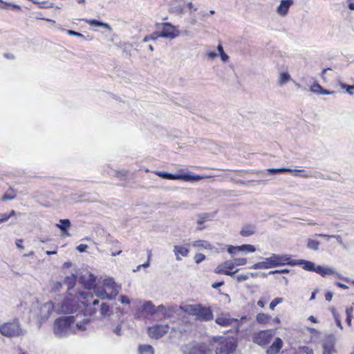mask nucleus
<instances>
[{
  "label": "nucleus",
  "instance_id": "obj_1",
  "mask_svg": "<svg viewBox=\"0 0 354 354\" xmlns=\"http://www.w3.org/2000/svg\"><path fill=\"white\" fill-rule=\"evenodd\" d=\"M81 318L82 315H76L57 319L54 324V334L56 337L62 338L71 332H75V327L80 330H86V325L90 322V319H80Z\"/></svg>",
  "mask_w": 354,
  "mask_h": 354
},
{
  "label": "nucleus",
  "instance_id": "obj_2",
  "mask_svg": "<svg viewBox=\"0 0 354 354\" xmlns=\"http://www.w3.org/2000/svg\"><path fill=\"white\" fill-rule=\"evenodd\" d=\"M121 287L118 286L113 279L106 278L101 284L99 281L97 286L94 287L95 295L102 299L113 300L119 293Z\"/></svg>",
  "mask_w": 354,
  "mask_h": 354
},
{
  "label": "nucleus",
  "instance_id": "obj_3",
  "mask_svg": "<svg viewBox=\"0 0 354 354\" xmlns=\"http://www.w3.org/2000/svg\"><path fill=\"white\" fill-rule=\"evenodd\" d=\"M77 281V277L75 274H71V276L66 277L64 280V284L67 286L68 291H69V295L71 297H68L64 299V301L62 303L60 307H59L57 310L59 313H73V312L77 310V304L75 299L77 296L73 297V295L70 291L75 286Z\"/></svg>",
  "mask_w": 354,
  "mask_h": 354
},
{
  "label": "nucleus",
  "instance_id": "obj_4",
  "mask_svg": "<svg viewBox=\"0 0 354 354\" xmlns=\"http://www.w3.org/2000/svg\"><path fill=\"white\" fill-rule=\"evenodd\" d=\"M77 300H80L81 303L84 305V314H79L82 315L80 319L87 318V316H94L96 315L97 310L100 308V301L97 299H93V295L89 292H79L77 297Z\"/></svg>",
  "mask_w": 354,
  "mask_h": 354
},
{
  "label": "nucleus",
  "instance_id": "obj_5",
  "mask_svg": "<svg viewBox=\"0 0 354 354\" xmlns=\"http://www.w3.org/2000/svg\"><path fill=\"white\" fill-rule=\"evenodd\" d=\"M26 330L21 328L18 319L5 322L0 325V333L6 337H17L26 334Z\"/></svg>",
  "mask_w": 354,
  "mask_h": 354
},
{
  "label": "nucleus",
  "instance_id": "obj_6",
  "mask_svg": "<svg viewBox=\"0 0 354 354\" xmlns=\"http://www.w3.org/2000/svg\"><path fill=\"white\" fill-rule=\"evenodd\" d=\"M266 260L269 261L271 268L284 265L295 266L296 263L290 259L288 254H272L270 257L266 258Z\"/></svg>",
  "mask_w": 354,
  "mask_h": 354
},
{
  "label": "nucleus",
  "instance_id": "obj_7",
  "mask_svg": "<svg viewBox=\"0 0 354 354\" xmlns=\"http://www.w3.org/2000/svg\"><path fill=\"white\" fill-rule=\"evenodd\" d=\"M274 337V333L271 330H261L253 336V342L262 346H266Z\"/></svg>",
  "mask_w": 354,
  "mask_h": 354
},
{
  "label": "nucleus",
  "instance_id": "obj_8",
  "mask_svg": "<svg viewBox=\"0 0 354 354\" xmlns=\"http://www.w3.org/2000/svg\"><path fill=\"white\" fill-rule=\"evenodd\" d=\"M160 26H162V31L159 32L160 37L172 39L177 37L180 34L177 27L174 26L170 23H162Z\"/></svg>",
  "mask_w": 354,
  "mask_h": 354
},
{
  "label": "nucleus",
  "instance_id": "obj_9",
  "mask_svg": "<svg viewBox=\"0 0 354 354\" xmlns=\"http://www.w3.org/2000/svg\"><path fill=\"white\" fill-rule=\"evenodd\" d=\"M54 308V304L51 301L39 305L38 307L37 317L40 323L46 321L49 317Z\"/></svg>",
  "mask_w": 354,
  "mask_h": 354
},
{
  "label": "nucleus",
  "instance_id": "obj_10",
  "mask_svg": "<svg viewBox=\"0 0 354 354\" xmlns=\"http://www.w3.org/2000/svg\"><path fill=\"white\" fill-rule=\"evenodd\" d=\"M236 348V343L231 339H224L216 347V354H232Z\"/></svg>",
  "mask_w": 354,
  "mask_h": 354
},
{
  "label": "nucleus",
  "instance_id": "obj_11",
  "mask_svg": "<svg viewBox=\"0 0 354 354\" xmlns=\"http://www.w3.org/2000/svg\"><path fill=\"white\" fill-rule=\"evenodd\" d=\"M234 268L232 261H225V262L219 264L214 270L216 274H225L230 277H234L235 273L238 271L236 270L234 272L230 270Z\"/></svg>",
  "mask_w": 354,
  "mask_h": 354
},
{
  "label": "nucleus",
  "instance_id": "obj_12",
  "mask_svg": "<svg viewBox=\"0 0 354 354\" xmlns=\"http://www.w3.org/2000/svg\"><path fill=\"white\" fill-rule=\"evenodd\" d=\"M336 339L333 335L325 337L322 343L323 354H334L335 353Z\"/></svg>",
  "mask_w": 354,
  "mask_h": 354
},
{
  "label": "nucleus",
  "instance_id": "obj_13",
  "mask_svg": "<svg viewBox=\"0 0 354 354\" xmlns=\"http://www.w3.org/2000/svg\"><path fill=\"white\" fill-rule=\"evenodd\" d=\"M168 330V325H155L148 328L149 335L154 339H158L162 337Z\"/></svg>",
  "mask_w": 354,
  "mask_h": 354
},
{
  "label": "nucleus",
  "instance_id": "obj_14",
  "mask_svg": "<svg viewBox=\"0 0 354 354\" xmlns=\"http://www.w3.org/2000/svg\"><path fill=\"white\" fill-rule=\"evenodd\" d=\"M195 316L198 320L205 322L210 321L213 319V314L211 309L200 304L198 306Z\"/></svg>",
  "mask_w": 354,
  "mask_h": 354
},
{
  "label": "nucleus",
  "instance_id": "obj_15",
  "mask_svg": "<svg viewBox=\"0 0 354 354\" xmlns=\"http://www.w3.org/2000/svg\"><path fill=\"white\" fill-rule=\"evenodd\" d=\"M95 277L91 273H86L84 274H82L79 278V282L84 286L86 289L90 290L91 288L94 289L95 286Z\"/></svg>",
  "mask_w": 354,
  "mask_h": 354
},
{
  "label": "nucleus",
  "instance_id": "obj_16",
  "mask_svg": "<svg viewBox=\"0 0 354 354\" xmlns=\"http://www.w3.org/2000/svg\"><path fill=\"white\" fill-rule=\"evenodd\" d=\"M215 322L216 324L223 326H235L237 328L236 331L239 330V321L237 319H232L227 317L222 316L217 317Z\"/></svg>",
  "mask_w": 354,
  "mask_h": 354
},
{
  "label": "nucleus",
  "instance_id": "obj_17",
  "mask_svg": "<svg viewBox=\"0 0 354 354\" xmlns=\"http://www.w3.org/2000/svg\"><path fill=\"white\" fill-rule=\"evenodd\" d=\"M256 249L254 245L250 244H244L239 246L230 245L227 248V252L234 255L238 252H254Z\"/></svg>",
  "mask_w": 354,
  "mask_h": 354
},
{
  "label": "nucleus",
  "instance_id": "obj_18",
  "mask_svg": "<svg viewBox=\"0 0 354 354\" xmlns=\"http://www.w3.org/2000/svg\"><path fill=\"white\" fill-rule=\"evenodd\" d=\"M292 3V0H281L280 4L277 8V14L281 17H285Z\"/></svg>",
  "mask_w": 354,
  "mask_h": 354
},
{
  "label": "nucleus",
  "instance_id": "obj_19",
  "mask_svg": "<svg viewBox=\"0 0 354 354\" xmlns=\"http://www.w3.org/2000/svg\"><path fill=\"white\" fill-rule=\"evenodd\" d=\"M315 272L319 274L322 277H326L328 274H333L338 278H342L341 274L335 269L328 267H323L321 266H316Z\"/></svg>",
  "mask_w": 354,
  "mask_h": 354
},
{
  "label": "nucleus",
  "instance_id": "obj_20",
  "mask_svg": "<svg viewBox=\"0 0 354 354\" xmlns=\"http://www.w3.org/2000/svg\"><path fill=\"white\" fill-rule=\"evenodd\" d=\"M283 343L281 338H275L272 345L267 349L266 354H277L283 347Z\"/></svg>",
  "mask_w": 354,
  "mask_h": 354
},
{
  "label": "nucleus",
  "instance_id": "obj_21",
  "mask_svg": "<svg viewBox=\"0 0 354 354\" xmlns=\"http://www.w3.org/2000/svg\"><path fill=\"white\" fill-rule=\"evenodd\" d=\"M190 354H212V351L207 345L201 344L194 346L192 349Z\"/></svg>",
  "mask_w": 354,
  "mask_h": 354
},
{
  "label": "nucleus",
  "instance_id": "obj_22",
  "mask_svg": "<svg viewBox=\"0 0 354 354\" xmlns=\"http://www.w3.org/2000/svg\"><path fill=\"white\" fill-rule=\"evenodd\" d=\"M155 307L151 301H147L143 303L140 309L147 316H153L155 315Z\"/></svg>",
  "mask_w": 354,
  "mask_h": 354
},
{
  "label": "nucleus",
  "instance_id": "obj_23",
  "mask_svg": "<svg viewBox=\"0 0 354 354\" xmlns=\"http://www.w3.org/2000/svg\"><path fill=\"white\" fill-rule=\"evenodd\" d=\"M174 252L176 256V259L177 261H180L181 260L180 256L185 257L188 255L189 250L184 246L176 245L174 247Z\"/></svg>",
  "mask_w": 354,
  "mask_h": 354
},
{
  "label": "nucleus",
  "instance_id": "obj_24",
  "mask_svg": "<svg viewBox=\"0 0 354 354\" xmlns=\"http://www.w3.org/2000/svg\"><path fill=\"white\" fill-rule=\"evenodd\" d=\"M56 226L61 230L64 235L67 236L70 235V234L68 232V230L71 227V222L68 219L59 220V223L56 224Z\"/></svg>",
  "mask_w": 354,
  "mask_h": 354
},
{
  "label": "nucleus",
  "instance_id": "obj_25",
  "mask_svg": "<svg viewBox=\"0 0 354 354\" xmlns=\"http://www.w3.org/2000/svg\"><path fill=\"white\" fill-rule=\"evenodd\" d=\"M293 262L296 263L295 265L303 266V268L306 270L315 272V264L311 261L306 260H293Z\"/></svg>",
  "mask_w": 354,
  "mask_h": 354
},
{
  "label": "nucleus",
  "instance_id": "obj_26",
  "mask_svg": "<svg viewBox=\"0 0 354 354\" xmlns=\"http://www.w3.org/2000/svg\"><path fill=\"white\" fill-rule=\"evenodd\" d=\"M155 174L160 178L169 180H180V174H173L166 171H155Z\"/></svg>",
  "mask_w": 354,
  "mask_h": 354
},
{
  "label": "nucleus",
  "instance_id": "obj_27",
  "mask_svg": "<svg viewBox=\"0 0 354 354\" xmlns=\"http://www.w3.org/2000/svg\"><path fill=\"white\" fill-rule=\"evenodd\" d=\"M288 172H290L292 174L295 176H299L302 178H308L312 177L313 174L310 171H308L304 169H290V171H288Z\"/></svg>",
  "mask_w": 354,
  "mask_h": 354
},
{
  "label": "nucleus",
  "instance_id": "obj_28",
  "mask_svg": "<svg viewBox=\"0 0 354 354\" xmlns=\"http://www.w3.org/2000/svg\"><path fill=\"white\" fill-rule=\"evenodd\" d=\"M86 22L91 25V26H100V27H102L104 28H106L107 29L109 32H111L112 30V28L110 26L109 24H106V23H104V22H101V21H97L95 19H86Z\"/></svg>",
  "mask_w": 354,
  "mask_h": 354
},
{
  "label": "nucleus",
  "instance_id": "obj_29",
  "mask_svg": "<svg viewBox=\"0 0 354 354\" xmlns=\"http://www.w3.org/2000/svg\"><path fill=\"white\" fill-rule=\"evenodd\" d=\"M99 310L100 318H105L106 317L109 316L111 312L109 306L104 302L101 303Z\"/></svg>",
  "mask_w": 354,
  "mask_h": 354
},
{
  "label": "nucleus",
  "instance_id": "obj_30",
  "mask_svg": "<svg viewBox=\"0 0 354 354\" xmlns=\"http://www.w3.org/2000/svg\"><path fill=\"white\" fill-rule=\"evenodd\" d=\"M198 306V304H187L180 308L183 312L195 316Z\"/></svg>",
  "mask_w": 354,
  "mask_h": 354
},
{
  "label": "nucleus",
  "instance_id": "obj_31",
  "mask_svg": "<svg viewBox=\"0 0 354 354\" xmlns=\"http://www.w3.org/2000/svg\"><path fill=\"white\" fill-rule=\"evenodd\" d=\"M291 80V76L288 72H282L279 75L278 84L279 86H283Z\"/></svg>",
  "mask_w": 354,
  "mask_h": 354
},
{
  "label": "nucleus",
  "instance_id": "obj_32",
  "mask_svg": "<svg viewBox=\"0 0 354 354\" xmlns=\"http://www.w3.org/2000/svg\"><path fill=\"white\" fill-rule=\"evenodd\" d=\"M180 180L185 181H198L203 179L205 177L199 175H191L189 174H180Z\"/></svg>",
  "mask_w": 354,
  "mask_h": 354
},
{
  "label": "nucleus",
  "instance_id": "obj_33",
  "mask_svg": "<svg viewBox=\"0 0 354 354\" xmlns=\"http://www.w3.org/2000/svg\"><path fill=\"white\" fill-rule=\"evenodd\" d=\"M17 196V191L10 187L1 197L2 201L13 200Z\"/></svg>",
  "mask_w": 354,
  "mask_h": 354
},
{
  "label": "nucleus",
  "instance_id": "obj_34",
  "mask_svg": "<svg viewBox=\"0 0 354 354\" xmlns=\"http://www.w3.org/2000/svg\"><path fill=\"white\" fill-rule=\"evenodd\" d=\"M176 307L173 306H166L165 311L164 313L163 318L168 319L171 318L174 316V314L176 313ZM162 319V317L160 318V319Z\"/></svg>",
  "mask_w": 354,
  "mask_h": 354
},
{
  "label": "nucleus",
  "instance_id": "obj_35",
  "mask_svg": "<svg viewBox=\"0 0 354 354\" xmlns=\"http://www.w3.org/2000/svg\"><path fill=\"white\" fill-rule=\"evenodd\" d=\"M192 245L195 248H201L209 249V250L212 249V245H210V243L206 241H203V240H198V241H194L192 243Z\"/></svg>",
  "mask_w": 354,
  "mask_h": 354
},
{
  "label": "nucleus",
  "instance_id": "obj_36",
  "mask_svg": "<svg viewBox=\"0 0 354 354\" xmlns=\"http://www.w3.org/2000/svg\"><path fill=\"white\" fill-rule=\"evenodd\" d=\"M252 269H269L271 268V266L270 265L269 261L266 260L265 261H260L255 264H254L252 267Z\"/></svg>",
  "mask_w": 354,
  "mask_h": 354
},
{
  "label": "nucleus",
  "instance_id": "obj_37",
  "mask_svg": "<svg viewBox=\"0 0 354 354\" xmlns=\"http://www.w3.org/2000/svg\"><path fill=\"white\" fill-rule=\"evenodd\" d=\"M255 232L254 227L253 226H245L243 227L240 232V234L243 236H250L254 234Z\"/></svg>",
  "mask_w": 354,
  "mask_h": 354
},
{
  "label": "nucleus",
  "instance_id": "obj_38",
  "mask_svg": "<svg viewBox=\"0 0 354 354\" xmlns=\"http://www.w3.org/2000/svg\"><path fill=\"white\" fill-rule=\"evenodd\" d=\"M138 350L139 354H153V348L150 345H140Z\"/></svg>",
  "mask_w": 354,
  "mask_h": 354
},
{
  "label": "nucleus",
  "instance_id": "obj_39",
  "mask_svg": "<svg viewBox=\"0 0 354 354\" xmlns=\"http://www.w3.org/2000/svg\"><path fill=\"white\" fill-rule=\"evenodd\" d=\"M270 319V316L265 313H259L256 317L257 322L259 324H266Z\"/></svg>",
  "mask_w": 354,
  "mask_h": 354
},
{
  "label": "nucleus",
  "instance_id": "obj_40",
  "mask_svg": "<svg viewBox=\"0 0 354 354\" xmlns=\"http://www.w3.org/2000/svg\"><path fill=\"white\" fill-rule=\"evenodd\" d=\"M319 244L320 243L318 241L313 239H308L307 241V247L313 250H317L319 249Z\"/></svg>",
  "mask_w": 354,
  "mask_h": 354
},
{
  "label": "nucleus",
  "instance_id": "obj_41",
  "mask_svg": "<svg viewBox=\"0 0 354 354\" xmlns=\"http://www.w3.org/2000/svg\"><path fill=\"white\" fill-rule=\"evenodd\" d=\"M266 171L271 174H279V173L288 172V171H290V169L283 168V167L278 168V169L269 168V169H267Z\"/></svg>",
  "mask_w": 354,
  "mask_h": 354
},
{
  "label": "nucleus",
  "instance_id": "obj_42",
  "mask_svg": "<svg viewBox=\"0 0 354 354\" xmlns=\"http://www.w3.org/2000/svg\"><path fill=\"white\" fill-rule=\"evenodd\" d=\"M62 288V283L59 281H53L50 283V291L53 292H59Z\"/></svg>",
  "mask_w": 354,
  "mask_h": 354
},
{
  "label": "nucleus",
  "instance_id": "obj_43",
  "mask_svg": "<svg viewBox=\"0 0 354 354\" xmlns=\"http://www.w3.org/2000/svg\"><path fill=\"white\" fill-rule=\"evenodd\" d=\"M160 37L159 35V32H155L151 35H147L142 39L143 42H147L149 40H156L157 38Z\"/></svg>",
  "mask_w": 354,
  "mask_h": 354
},
{
  "label": "nucleus",
  "instance_id": "obj_44",
  "mask_svg": "<svg viewBox=\"0 0 354 354\" xmlns=\"http://www.w3.org/2000/svg\"><path fill=\"white\" fill-rule=\"evenodd\" d=\"M234 266H244L247 263V259L245 258H237L234 259V261H232Z\"/></svg>",
  "mask_w": 354,
  "mask_h": 354
},
{
  "label": "nucleus",
  "instance_id": "obj_45",
  "mask_svg": "<svg viewBox=\"0 0 354 354\" xmlns=\"http://www.w3.org/2000/svg\"><path fill=\"white\" fill-rule=\"evenodd\" d=\"M209 219L208 214H203L198 216L197 223L201 225Z\"/></svg>",
  "mask_w": 354,
  "mask_h": 354
},
{
  "label": "nucleus",
  "instance_id": "obj_46",
  "mask_svg": "<svg viewBox=\"0 0 354 354\" xmlns=\"http://www.w3.org/2000/svg\"><path fill=\"white\" fill-rule=\"evenodd\" d=\"M283 302V299L281 297H277L274 299L271 303L270 304V308L271 310H274V308L278 305L279 304H281Z\"/></svg>",
  "mask_w": 354,
  "mask_h": 354
},
{
  "label": "nucleus",
  "instance_id": "obj_47",
  "mask_svg": "<svg viewBox=\"0 0 354 354\" xmlns=\"http://www.w3.org/2000/svg\"><path fill=\"white\" fill-rule=\"evenodd\" d=\"M165 308H166V306H165L164 305H160L158 306H156L155 307V315L160 313L163 317L164 313L165 311Z\"/></svg>",
  "mask_w": 354,
  "mask_h": 354
},
{
  "label": "nucleus",
  "instance_id": "obj_48",
  "mask_svg": "<svg viewBox=\"0 0 354 354\" xmlns=\"http://www.w3.org/2000/svg\"><path fill=\"white\" fill-rule=\"evenodd\" d=\"M205 259V256L202 253H198L194 256V261L197 264L201 263Z\"/></svg>",
  "mask_w": 354,
  "mask_h": 354
},
{
  "label": "nucleus",
  "instance_id": "obj_49",
  "mask_svg": "<svg viewBox=\"0 0 354 354\" xmlns=\"http://www.w3.org/2000/svg\"><path fill=\"white\" fill-rule=\"evenodd\" d=\"M151 257V252L149 251L148 252V257H147V261L146 263H145L144 264L138 266L137 267V270H140V268H142H142H148L149 266V262H150Z\"/></svg>",
  "mask_w": 354,
  "mask_h": 354
},
{
  "label": "nucleus",
  "instance_id": "obj_50",
  "mask_svg": "<svg viewBox=\"0 0 354 354\" xmlns=\"http://www.w3.org/2000/svg\"><path fill=\"white\" fill-rule=\"evenodd\" d=\"M173 12H177L179 15H182L184 12V8L180 5L174 6L171 8Z\"/></svg>",
  "mask_w": 354,
  "mask_h": 354
},
{
  "label": "nucleus",
  "instance_id": "obj_51",
  "mask_svg": "<svg viewBox=\"0 0 354 354\" xmlns=\"http://www.w3.org/2000/svg\"><path fill=\"white\" fill-rule=\"evenodd\" d=\"M236 281L238 282H243L249 279L248 274H240L236 276Z\"/></svg>",
  "mask_w": 354,
  "mask_h": 354
},
{
  "label": "nucleus",
  "instance_id": "obj_52",
  "mask_svg": "<svg viewBox=\"0 0 354 354\" xmlns=\"http://www.w3.org/2000/svg\"><path fill=\"white\" fill-rule=\"evenodd\" d=\"M299 349L306 354H314L313 350L308 346H300Z\"/></svg>",
  "mask_w": 354,
  "mask_h": 354
},
{
  "label": "nucleus",
  "instance_id": "obj_53",
  "mask_svg": "<svg viewBox=\"0 0 354 354\" xmlns=\"http://www.w3.org/2000/svg\"><path fill=\"white\" fill-rule=\"evenodd\" d=\"M341 87L342 88H345L346 90V91L349 94L352 95L353 93L352 91L354 89V85L353 86H351V85H346L345 84H342V83L341 84Z\"/></svg>",
  "mask_w": 354,
  "mask_h": 354
},
{
  "label": "nucleus",
  "instance_id": "obj_54",
  "mask_svg": "<svg viewBox=\"0 0 354 354\" xmlns=\"http://www.w3.org/2000/svg\"><path fill=\"white\" fill-rule=\"evenodd\" d=\"M322 89V86L319 84H315L313 85L310 88L312 92L320 93V91Z\"/></svg>",
  "mask_w": 354,
  "mask_h": 354
},
{
  "label": "nucleus",
  "instance_id": "obj_55",
  "mask_svg": "<svg viewBox=\"0 0 354 354\" xmlns=\"http://www.w3.org/2000/svg\"><path fill=\"white\" fill-rule=\"evenodd\" d=\"M120 301L122 304H130V299L129 297H127V296L125 295H121L120 297Z\"/></svg>",
  "mask_w": 354,
  "mask_h": 354
},
{
  "label": "nucleus",
  "instance_id": "obj_56",
  "mask_svg": "<svg viewBox=\"0 0 354 354\" xmlns=\"http://www.w3.org/2000/svg\"><path fill=\"white\" fill-rule=\"evenodd\" d=\"M67 32H68V34L69 35L77 36V37H84V35L82 33L75 32V31L72 30H67Z\"/></svg>",
  "mask_w": 354,
  "mask_h": 354
},
{
  "label": "nucleus",
  "instance_id": "obj_57",
  "mask_svg": "<svg viewBox=\"0 0 354 354\" xmlns=\"http://www.w3.org/2000/svg\"><path fill=\"white\" fill-rule=\"evenodd\" d=\"M121 330H122V328H121V326L120 324H118L113 330V333L117 335L118 336H120L122 335V333H121Z\"/></svg>",
  "mask_w": 354,
  "mask_h": 354
},
{
  "label": "nucleus",
  "instance_id": "obj_58",
  "mask_svg": "<svg viewBox=\"0 0 354 354\" xmlns=\"http://www.w3.org/2000/svg\"><path fill=\"white\" fill-rule=\"evenodd\" d=\"M87 248V245L80 244L77 247V250L80 252H83L86 250Z\"/></svg>",
  "mask_w": 354,
  "mask_h": 354
},
{
  "label": "nucleus",
  "instance_id": "obj_59",
  "mask_svg": "<svg viewBox=\"0 0 354 354\" xmlns=\"http://www.w3.org/2000/svg\"><path fill=\"white\" fill-rule=\"evenodd\" d=\"M334 317L335 319V322H336V324H337V326L341 329L342 330L343 329V326H342V324L341 323V321L340 319H339V317H337V315L334 313Z\"/></svg>",
  "mask_w": 354,
  "mask_h": 354
},
{
  "label": "nucleus",
  "instance_id": "obj_60",
  "mask_svg": "<svg viewBox=\"0 0 354 354\" xmlns=\"http://www.w3.org/2000/svg\"><path fill=\"white\" fill-rule=\"evenodd\" d=\"M207 55L209 59H213L217 57V53L214 51H210L207 52Z\"/></svg>",
  "mask_w": 354,
  "mask_h": 354
},
{
  "label": "nucleus",
  "instance_id": "obj_61",
  "mask_svg": "<svg viewBox=\"0 0 354 354\" xmlns=\"http://www.w3.org/2000/svg\"><path fill=\"white\" fill-rule=\"evenodd\" d=\"M221 56V59L223 62H227V60L229 59V56L225 53H223L220 55Z\"/></svg>",
  "mask_w": 354,
  "mask_h": 354
},
{
  "label": "nucleus",
  "instance_id": "obj_62",
  "mask_svg": "<svg viewBox=\"0 0 354 354\" xmlns=\"http://www.w3.org/2000/svg\"><path fill=\"white\" fill-rule=\"evenodd\" d=\"M9 218H10V216L8 214H3L2 218H0V224L1 223L7 221Z\"/></svg>",
  "mask_w": 354,
  "mask_h": 354
},
{
  "label": "nucleus",
  "instance_id": "obj_63",
  "mask_svg": "<svg viewBox=\"0 0 354 354\" xmlns=\"http://www.w3.org/2000/svg\"><path fill=\"white\" fill-rule=\"evenodd\" d=\"M22 242H23L22 239H17L16 241V245L20 250H23L24 249V246L21 245Z\"/></svg>",
  "mask_w": 354,
  "mask_h": 354
},
{
  "label": "nucleus",
  "instance_id": "obj_64",
  "mask_svg": "<svg viewBox=\"0 0 354 354\" xmlns=\"http://www.w3.org/2000/svg\"><path fill=\"white\" fill-rule=\"evenodd\" d=\"M326 300L330 301L333 298V293L331 292H328L325 295Z\"/></svg>",
  "mask_w": 354,
  "mask_h": 354
}]
</instances>
